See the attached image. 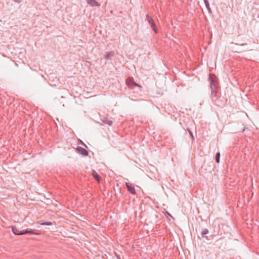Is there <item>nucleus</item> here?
I'll use <instances>...</instances> for the list:
<instances>
[{"label": "nucleus", "mask_w": 259, "mask_h": 259, "mask_svg": "<svg viewBox=\"0 0 259 259\" xmlns=\"http://www.w3.org/2000/svg\"><path fill=\"white\" fill-rule=\"evenodd\" d=\"M208 231L207 229H205L202 232V237H205L206 238H207V236H205V235L208 234Z\"/></svg>", "instance_id": "obj_12"}, {"label": "nucleus", "mask_w": 259, "mask_h": 259, "mask_svg": "<svg viewBox=\"0 0 259 259\" xmlns=\"http://www.w3.org/2000/svg\"><path fill=\"white\" fill-rule=\"evenodd\" d=\"M87 4L92 7H100V4L96 0H85Z\"/></svg>", "instance_id": "obj_5"}, {"label": "nucleus", "mask_w": 259, "mask_h": 259, "mask_svg": "<svg viewBox=\"0 0 259 259\" xmlns=\"http://www.w3.org/2000/svg\"><path fill=\"white\" fill-rule=\"evenodd\" d=\"M208 80L210 83V87L211 91V100L213 103L218 106L222 105V102L220 100V97L218 94L219 83L216 76L213 74H210Z\"/></svg>", "instance_id": "obj_1"}, {"label": "nucleus", "mask_w": 259, "mask_h": 259, "mask_svg": "<svg viewBox=\"0 0 259 259\" xmlns=\"http://www.w3.org/2000/svg\"><path fill=\"white\" fill-rule=\"evenodd\" d=\"M126 83L127 85L130 88H133L134 84L135 83V81L133 78L128 77L126 81Z\"/></svg>", "instance_id": "obj_6"}, {"label": "nucleus", "mask_w": 259, "mask_h": 259, "mask_svg": "<svg viewBox=\"0 0 259 259\" xmlns=\"http://www.w3.org/2000/svg\"><path fill=\"white\" fill-rule=\"evenodd\" d=\"M114 52L113 51H111V52H108L107 53L105 56V58L106 59H110L111 57H112L113 56H114Z\"/></svg>", "instance_id": "obj_9"}, {"label": "nucleus", "mask_w": 259, "mask_h": 259, "mask_svg": "<svg viewBox=\"0 0 259 259\" xmlns=\"http://www.w3.org/2000/svg\"><path fill=\"white\" fill-rule=\"evenodd\" d=\"M187 130H188L189 134L191 135V137L192 138V139H194L193 135L192 132L189 129H188Z\"/></svg>", "instance_id": "obj_15"}, {"label": "nucleus", "mask_w": 259, "mask_h": 259, "mask_svg": "<svg viewBox=\"0 0 259 259\" xmlns=\"http://www.w3.org/2000/svg\"><path fill=\"white\" fill-rule=\"evenodd\" d=\"M78 151L79 152V153L82 154V155L83 156H87L88 155V151L85 150V149L82 148V147H79L78 148Z\"/></svg>", "instance_id": "obj_7"}, {"label": "nucleus", "mask_w": 259, "mask_h": 259, "mask_svg": "<svg viewBox=\"0 0 259 259\" xmlns=\"http://www.w3.org/2000/svg\"><path fill=\"white\" fill-rule=\"evenodd\" d=\"M103 122L105 123L108 124L109 125H111L112 124V121L111 120H110L108 119H105L104 120H103Z\"/></svg>", "instance_id": "obj_11"}, {"label": "nucleus", "mask_w": 259, "mask_h": 259, "mask_svg": "<svg viewBox=\"0 0 259 259\" xmlns=\"http://www.w3.org/2000/svg\"><path fill=\"white\" fill-rule=\"evenodd\" d=\"M204 1V2H205L206 1H208V0H203Z\"/></svg>", "instance_id": "obj_18"}, {"label": "nucleus", "mask_w": 259, "mask_h": 259, "mask_svg": "<svg viewBox=\"0 0 259 259\" xmlns=\"http://www.w3.org/2000/svg\"><path fill=\"white\" fill-rule=\"evenodd\" d=\"M16 2H18V3H20V0H18V1H16Z\"/></svg>", "instance_id": "obj_17"}, {"label": "nucleus", "mask_w": 259, "mask_h": 259, "mask_svg": "<svg viewBox=\"0 0 259 259\" xmlns=\"http://www.w3.org/2000/svg\"><path fill=\"white\" fill-rule=\"evenodd\" d=\"M134 85L135 86H136V87H141V85H139L138 83H137L136 82H135V83L134 84Z\"/></svg>", "instance_id": "obj_16"}, {"label": "nucleus", "mask_w": 259, "mask_h": 259, "mask_svg": "<svg viewBox=\"0 0 259 259\" xmlns=\"http://www.w3.org/2000/svg\"><path fill=\"white\" fill-rule=\"evenodd\" d=\"M37 223L41 225H52V223L51 222H43L41 221L38 222Z\"/></svg>", "instance_id": "obj_10"}, {"label": "nucleus", "mask_w": 259, "mask_h": 259, "mask_svg": "<svg viewBox=\"0 0 259 259\" xmlns=\"http://www.w3.org/2000/svg\"><path fill=\"white\" fill-rule=\"evenodd\" d=\"M204 3H205L206 7L207 8H209V4L208 1H206V2H204Z\"/></svg>", "instance_id": "obj_14"}, {"label": "nucleus", "mask_w": 259, "mask_h": 259, "mask_svg": "<svg viewBox=\"0 0 259 259\" xmlns=\"http://www.w3.org/2000/svg\"><path fill=\"white\" fill-rule=\"evenodd\" d=\"M12 231L15 235H20L26 234H34L32 230H22L19 231L16 227H12Z\"/></svg>", "instance_id": "obj_2"}, {"label": "nucleus", "mask_w": 259, "mask_h": 259, "mask_svg": "<svg viewBox=\"0 0 259 259\" xmlns=\"http://www.w3.org/2000/svg\"><path fill=\"white\" fill-rule=\"evenodd\" d=\"M220 154L219 152L217 153L215 155V161L217 163L220 162Z\"/></svg>", "instance_id": "obj_13"}, {"label": "nucleus", "mask_w": 259, "mask_h": 259, "mask_svg": "<svg viewBox=\"0 0 259 259\" xmlns=\"http://www.w3.org/2000/svg\"><path fill=\"white\" fill-rule=\"evenodd\" d=\"M92 176L98 182L100 181V177L99 175L97 173V172L95 170H93L92 171Z\"/></svg>", "instance_id": "obj_8"}, {"label": "nucleus", "mask_w": 259, "mask_h": 259, "mask_svg": "<svg viewBox=\"0 0 259 259\" xmlns=\"http://www.w3.org/2000/svg\"><path fill=\"white\" fill-rule=\"evenodd\" d=\"M125 185L127 189V190L129 191L130 193L133 195L136 194V192L135 189V187L131 184L128 183H126Z\"/></svg>", "instance_id": "obj_4"}, {"label": "nucleus", "mask_w": 259, "mask_h": 259, "mask_svg": "<svg viewBox=\"0 0 259 259\" xmlns=\"http://www.w3.org/2000/svg\"><path fill=\"white\" fill-rule=\"evenodd\" d=\"M146 20L149 23V25L151 26L153 31L155 32V33H157L158 32V30L152 18L150 17L148 14L146 15Z\"/></svg>", "instance_id": "obj_3"}]
</instances>
